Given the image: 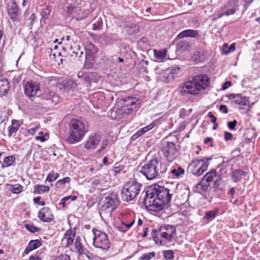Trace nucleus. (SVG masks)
Instances as JSON below:
<instances>
[{"mask_svg": "<svg viewBox=\"0 0 260 260\" xmlns=\"http://www.w3.org/2000/svg\"><path fill=\"white\" fill-rule=\"evenodd\" d=\"M211 159L205 157L192 160L187 167V172L197 177L201 176L207 170L209 165L208 160Z\"/></svg>", "mask_w": 260, "mask_h": 260, "instance_id": "obj_6", "label": "nucleus"}, {"mask_svg": "<svg viewBox=\"0 0 260 260\" xmlns=\"http://www.w3.org/2000/svg\"><path fill=\"white\" fill-rule=\"evenodd\" d=\"M199 31L193 29H185L180 32L177 38L182 39L185 37L197 38L199 36Z\"/></svg>", "mask_w": 260, "mask_h": 260, "instance_id": "obj_25", "label": "nucleus"}, {"mask_svg": "<svg viewBox=\"0 0 260 260\" xmlns=\"http://www.w3.org/2000/svg\"><path fill=\"white\" fill-rule=\"evenodd\" d=\"M217 172L215 169H212L207 172L203 177L201 182L196 186V191L200 193L205 192L210 186V184L216 177Z\"/></svg>", "mask_w": 260, "mask_h": 260, "instance_id": "obj_9", "label": "nucleus"}, {"mask_svg": "<svg viewBox=\"0 0 260 260\" xmlns=\"http://www.w3.org/2000/svg\"><path fill=\"white\" fill-rule=\"evenodd\" d=\"M105 195L103 201V205L101 207V211L111 215L119 206L120 204L119 199L117 194L115 192H111Z\"/></svg>", "mask_w": 260, "mask_h": 260, "instance_id": "obj_7", "label": "nucleus"}, {"mask_svg": "<svg viewBox=\"0 0 260 260\" xmlns=\"http://www.w3.org/2000/svg\"><path fill=\"white\" fill-rule=\"evenodd\" d=\"M235 50V44H232L229 48V50L228 51H225V54L229 53L230 52L234 51Z\"/></svg>", "mask_w": 260, "mask_h": 260, "instance_id": "obj_58", "label": "nucleus"}, {"mask_svg": "<svg viewBox=\"0 0 260 260\" xmlns=\"http://www.w3.org/2000/svg\"><path fill=\"white\" fill-rule=\"evenodd\" d=\"M219 110L225 114H226L228 112V109L226 106L223 105L220 106Z\"/></svg>", "mask_w": 260, "mask_h": 260, "instance_id": "obj_55", "label": "nucleus"}, {"mask_svg": "<svg viewBox=\"0 0 260 260\" xmlns=\"http://www.w3.org/2000/svg\"><path fill=\"white\" fill-rule=\"evenodd\" d=\"M153 54L155 58V61L157 62H162L166 60L167 55V50H154L153 51Z\"/></svg>", "mask_w": 260, "mask_h": 260, "instance_id": "obj_26", "label": "nucleus"}, {"mask_svg": "<svg viewBox=\"0 0 260 260\" xmlns=\"http://www.w3.org/2000/svg\"><path fill=\"white\" fill-rule=\"evenodd\" d=\"M217 212L214 210L207 211L204 217L205 219L213 220L216 216Z\"/></svg>", "mask_w": 260, "mask_h": 260, "instance_id": "obj_41", "label": "nucleus"}, {"mask_svg": "<svg viewBox=\"0 0 260 260\" xmlns=\"http://www.w3.org/2000/svg\"><path fill=\"white\" fill-rule=\"evenodd\" d=\"M167 171V166L162 164L159 158L153 157L141 168L140 173L145 176L147 180H150L161 178Z\"/></svg>", "mask_w": 260, "mask_h": 260, "instance_id": "obj_2", "label": "nucleus"}, {"mask_svg": "<svg viewBox=\"0 0 260 260\" xmlns=\"http://www.w3.org/2000/svg\"><path fill=\"white\" fill-rule=\"evenodd\" d=\"M36 19V15L35 13L32 14L29 17L28 20H30V24L31 25L33 24L34 20Z\"/></svg>", "mask_w": 260, "mask_h": 260, "instance_id": "obj_60", "label": "nucleus"}, {"mask_svg": "<svg viewBox=\"0 0 260 260\" xmlns=\"http://www.w3.org/2000/svg\"><path fill=\"white\" fill-rule=\"evenodd\" d=\"M77 85L76 81L73 79L68 80L66 84V88L67 89H71L75 88Z\"/></svg>", "mask_w": 260, "mask_h": 260, "instance_id": "obj_45", "label": "nucleus"}, {"mask_svg": "<svg viewBox=\"0 0 260 260\" xmlns=\"http://www.w3.org/2000/svg\"><path fill=\"white\" fill-rule=\"evenodd\" d=\"M237 123V121L236 120H234L233 121H230L228 122V126L230 129L234 130L235 128V126Z\"/></svg>", "mask_w": 260, "mask_h": 260, "instance_id": "obj_50", "label": "nucleus"}, {"mask_svg": "<svg viewBox=\"0 0 260 260\" xmlns=\"http://www.w3.org/2000/svg\"><path fill=\"white\" fill-rule=\"evenodd\" d=\"M138 102V99L133 96H127L123 99L121 103L122 112L126 114L131 113L139 104Z\"/></svg>", "mask_w": 260, "mask_h": 260, "instance_id": "obj_11", "label": "nucleus"}, {"mask_svg": "<svg viewBox=\"0 0 260 260\" xmlns=\"http://www.w3.org/2000/svg\"><path fill=\"white\" fill-rule=\"evenodd\" d=\"M9 189L13 193L18 194L20 193L23 190V186L19 184H16L14 185L9 184Z\"/></svg>", "mask_w": 260, "mask_h": 260, "instance_id": "obj_34", "label": "nucleus"}, {"mask_svg": "<svg viewBox=\"0 0 260 260\" xmlns=\"http://www.w3.org/2000/svg\"><path fill=\"white\" fill-rule=\"evenodd\" d=\"M220 9L222 13L219 15L218 18H221L224 15L230 16L236 12L235 6H233L231 1H228L220 8Z\"/></svg>", "mask_w": 260, "mask_h": 260, "instance_id": "obj_21", "label": "nucleus"}, {"mask_svg": "<svg viewBox=\"0 0 260 260\" xmlns=\"http://www.w3.org/2000/svg\"><path fill=\"white\" fill-rule=\"evenodd\" d=\"M194 82L191 80L188 81L183 83L179 87L180 93L182 95H186L187 94L198 95L201 90L198 87Z\"/></svg>", "mask_w": 260, "mask_h": 260, "instance_id": "obj_10", "label": "nucleus"}, {"mask_svg": "<svg viewBox=\"0 0 260 260\" xmlns=\"http://www.w3.org/2000/svg\"><path fill=\"white\" fill-rule=\"evenodd\" d=\"M20 126V123L18 120H12V124L9 127L8 136L10 137L14 133H16L18 131Z\"/></svg>", "mask_w": 260, "mask_h": 260, "instance_id": "obj_28", "label": "nucleus"}, {"mask_svg": "<svg viewBox=\"0 0 260 260\" xmlns=\"http://www.w3.org/2000/svg\"><path fill=\"white\" fill-rule=\"evenodd\" d=\"M73 47H71V49H73ZM83 54V51L81 49V48L79 47V46L76 45L74 47V50L72 51V53H71V55L72 56H77V55L79 56V57H81Z\"/></svg>", "mask_w": 260, "mask_h": 260, "instance_id": "obj_38", "label": "nucleus"}, {"mask_svg": "<svg viewBox=\"0 0 260 260\" xmlns=\"http://www.w3.org/2000/svg\"><path fill=\"white\" fill-rule=\"evenodd\" d=\"M28 260H41V258L37 255H30Z\"/></svg>", "mask_w": 260, "mask_h": 260, "instance_id": "obj_62", "label": "nucleus"}, {"mask_svg": "<svg viewBox=\"0 0 260 260\" xmlns=\"http://www.w3.org/2000/svg\"><path fill=\"white\" fill-rule=\"evenodd\" d=\"M7 12L11 19L13 22H19L21 11L15 1L8 5Z\"/></svg>", "mask_w": 260, "mask_h": 260, "instance_id": "obj_13", "label": "nucleus"}, {"mask_svg": "<svg viewBox=\"0 0 260 260\" xmlns=\"http://www.w3.org/2000/svg\"><path fill=\"white\" fill-rule=\"evenodd\" d=\"M24 93L29 98L37 96L40 91V84L34 81H28L25 85Z\"/></svg>", "mask_w": 260, "mask_h": 260, "instance_id": "obj_12", "label": "nucleus"}, {"mask_svg": "<svg viewBox=\"0 0 260 260\" xmlns=\"http://www.w3.org/2000/svg\"><path fill=\"white\" fill-rule=\"evenodd\" d=\"M77 198V197L76 196H69L64 197V200L68 201L69 200H71L72 201H74L76 200Z\"/></svg>", "mask_w": 260, "mask_h": 260, "instance_id": "obj_57", "label": "nucleus"}, {"mask_svg": "<svg viewBox=\"0 0 260 260\" xmlns=\"http://www.w3.org/2000/svg\"><path fill=\"white\" fill-rule=\"evenodd\" d=\"M70 134L67 142L71 144L79 142L85 134L84 122L77 119H72L70 123Z\"/></svg>", "mask_w": 260, "mask_h": 260, "instance_id": "obj_4", "label": "nucleus"}, {"mask_svg": "<svg viewBox=\"0 0 260 260\" xmlns=\"http://www.w3.org/2000/svg\"><path fill=\"white\" fill-rule=\"evenodd\" d=\"M170 73V78L173 81L175 78L180 73L181 69L178 67H172L168 69Z\"/></svg>", "mask_w": 260, "mask_h": 260, "instance_id": "obj_33", "label": "nucleus"}, {"mask_svg": "<svg viewBox=\"0 0 260 260\" xmlns=\"http://www.w3.org/2000/svg\"><path fill=\"white\" fill-rule=\"evenodd\" d=\"M118 229L123 233L126 232L127 231L122 223L121 224L118 226Z\"/></svg>", "mask_w": 260, "mask_h": 260, "instance_id": "obj_61", "label": "nucleus"}, {"mask_svg": "<svg viewBox=\"0 0 260 260\" xmlns=\"http://www.w3.org/2000/svg\"><path fill=\"white\" fill-rule=\"evenodd\" d=\"M109 144V141L108 140H105L103 141L101 143L100 149L98 150V152H100L104 150Z\"/></svg>", "mask_w": 260, "mask_h": 260, "instance_id": "obj_48", "label": "nucleus"}, {"mask_svg": "<svg viewBox=\"0 0 260 260\" xmlns=\"http://www.w3.org/2000/svg\"><path fill=\"white\" fill-rule=\"evenodd\" d=\"M93 234L94 237L93 239V245L95 248L102 250L104 252H106L111 245L107 235L97 230L93 231Z\"/></svg>", "mask_w": 260, "mask_h": 260, "instance_id": "obj_8", "label": "nucleus"}, {"mask_svg": "<svg viewBox=\"0 0 260 260\" xmlns=\"http://www.w3.org/2000/svg\"><path fill=\"white\" fill-rule=\"evenodd\" d=\"M91 74L90 72H79L77 74V77L83 82L89 83L91 81Z\"/></svg>", "mask_w": 260, "mask_h": 260, "instance_id": "obj_29", "label": "nucleus"}, {"mask_svg": "<svg viewBox=\"0 0 260 260\" xmlns=\"http://www.w3.org/2000/svg\"><path fill=\"white\" fill-rule=\"evenodd\" d=\"M10 85L8 80L3 77L0 78V97L6 95L9 92Z\"/></svg>", "mask_w": 260, "mask_h": 260, "instance_id": "obj_24", "label": "nucleus"}, {"mask_svg": "<svg viewBox=\"0 0 260 260\" xmlns=\"http://www.w3.org/2000/svg\"><path fill=\"white\" fill-rule=\"evenodd\" d=\"M155 253L153 251L147 253H143L140 257L141 260H150L155 256Z\"/></svg>", "mask_w": 260, "mask_h": 260, "instance_id": "obj_44", "label": "nucleus"}, {"mask_svg": "<svg viewBox=\"0 0 260 260\" xmlns=\"http://www.w3.org/2000/svg\"><path fill=\"white\" fill-rule=\"evenodd\" d=\"M21 80V77L20 76H15L14 78V82L15 83H18Z\"/></svg>", "mask_w": 260, "mask_h": 260, "instance_id": "obj_64", "label": "nucleus"}, {"mask_svg": "<svg viewBox=\"0 0 260 260\" xmlns=\"http://www.w3.org/2000/svg\"><path fill=\"white\" fill-rule=\"evenodd\" d=\"M121 223L123 224L125 228L128 230L135 223V219H132L129 222H124V221H122Z\"/></svg>", "mask_w": 260, "mask_h": 260, "instance_id": "obj_47", "label": "nucleus"}, {"mask_svg": "<svg viewBox=\"0 0 260 260\" xmlns=\"http://www.w3.org/2000/svg\"><path fill=\"white\" fill-rule=\"evenodd\" d=\"M42 244V241L41 240H31L29 242L27 247L25 248L24 253L28 254L30 251L40 247Z\"/></svg>", "mask_w": 260, "mask_h": 260, "instance_id": "obj_23", "label": "nucleus"}, {"mask_svg": "<svg viewBox=\"0 0 260 260\" xmlns=\"http://www.w3.org/2000/svg\"><path fill=\"white\" fill-rule=\"evenodd\" d=\"M39 129V127L36 126L35 127L31 128L30 129H27V133L28 134L33 135L35 134V132Z\"/></svg>", "mask_w": 260, "mask_h": 260, "instance_id": "obj_54", "label": "nucleus"}, {"mask_svg": "<svg viewBox=\"0 0 260 260\" xmlns=\"http://www.w3.org/2000/svg\"><path fill=\"white\" fill-rule=\"evenodd\" d=\"M76 229H72L70 227L64 234L63 237L61 239V243L66 248H70L73 244L75 240Z\"/></svg>", "mask_w": 260, "mask_h": 260, "instance_id": "obj_16", "label": "nucleus"}, {"mask_svg": "<svg viewBox=\"0 0 260 260\" xmlns=\"http://www.w3.org/2000/svg\"><path fill=\"white\" fill-rule=\"evenodd\" d=\"M39 96L43 100H51L52 103L54 104H56L59 102V95L47 88L44 89Z\"/></svg>", "mask_w": 260, "mask_h": 260, "instance_id": "obj_18", "label": "nucleus"}, {"mask_svg": "<svg viewBox=\"0 0 260 260\" xmlns=\"http://www.w3.org/2000/svg\"><path fill=\"white\" fill-rule=\"evenodd\" d=\"M142 135V132L139 130L136 134L132 136L131 139L133 141L135 140Z\"/></svg>", "mask_w": 260, "mask_h": 260, "instance_id": "obj_52", "label": "nucleus"}, {"mask_svg": "<svg viewBox=\"0 0 260 260\" xmlns=\"http://www.w3.org/2000/svg\"><path fill=\"white\" fill-rule=\"evenodd\" d=\"M170 73L168 69H166L164 71H162L160 73V78L162 81L166 83H169L172 81L171 78H170Z\"/></svg>", "mask_w": 260, "mask_h": 260, "instance_id": "obj_35", "label": "nucleus"}, {"mask_svg": "<svg viewBox=\"0 0 260 260\" xmlns=\"http://www.w3.org/2000/svg\"><path fill=\"white\" fill-rule=\"evenodd\" d=\"M232 85V83L230 81H226L224 83L222 86V88L223 90H225L229 88Z\"/></svg>", "mask_w": 260, "mask_h": 260, "instance_id": "obj_53", "label": "nucleus"}, {"mask_svg": "<svg viewBox=\"0 0 260 260\" xmlns=\"http://www.w3.org/2000/svg\"><path fill=\"white\" fill-rule=\"evenodd\" d=\"M81 238L78 236L75 238V241L74 242V249L76 253L78 256H81L83 254H86V252H88L86 248L82 244Z\"/></svg>", "mask_w": 260, "mask_h": 260, "instance_id": "obj_22", "label": "nucleus"}, {"mask_svg": "<svg viewBox=\"0 0 260 260\" xmlns=\"http://www.w3.org/2000/svg\"><path fill=\"white\" fill-rule=\"evenodd\" d=\"M162 151L167 159L170 161H172L177 151L175 144L172 142L164 143L162 147Z\"/></svg>", "mask_w": 260, "mask_h": 260, "instance_id": "obj_14", "label": "nucleus"}, {"mask_svg": "<svg viewBox=\"0 0 260 260\" xmlns=\"http://www.w3.org/2000/svg\"><path fill=\"white\" fill-rule=\"evenodd\" d=\"M24 227L27 231L32 233L39 232L41 230L40 228L37 227L32 224H25Z\"/></svg>", "mask_w": 260, "mask_h": 260, "instance_id": "obj_39", "label": "nucleus"}, {"mask_svg": "<svg viewBox=\"0 0 260 260\" xmlns=\"http://www.w3.org/2000/svg\"><path fill=\"white\" fill-rule=\"evenodd\" d=\"M152 237L155 243L159 245H165L171 242L176 235L174 226L165 224L158 229H153L151 231Z\"/></svg>", "mask_w": 260, "mask_h": 260, "instance_id": "obj_3", "label": "nucleus"}, {"mask_svg": "<svg viewBox=\"0 0 260 260\" xmlns=\"http://www.w3.org/2000/svg\"><path fill=\"white\" fill-rule=\"evenodd\" d=\"M244 2V7H246V9L247 7L249 6L253 2V0H243Z\"/></svg>", "mask_w": 260, "mask_h": 260, "instance_id": "obj_59", "label": "nucleus"}, {"mask_svg": "<svg viewBox=\"0 0 260 260\" xmlns=\"http://www.w3.org/2000/svg\"><path fill=\"white\" fill-rule=\"evenodd\" d=\"M59 176V174L55 172L54 171H51L47 175L45 181H48L49 182H53L56 180Z\"/></svg>", "mask_w": 260, "mask_h": 260, "instance_id": "obj_37", "label": "nucleus"}, {"mask_svg": "<svg viewBox=\"0 0 260 260\" xmlns=\"http://www.w3.org/2000/svg\"><path fill=\"white\" fill-rule=\"evenodd\" d=\"M103 25V22L101 20H98L93 24L92 29L94 30H99L101 29V26Z\"/></svg>", "mask_w": 260, "mask_h": 260, "instance_id": "obj_46", "label": "nucleus"}, {"mask_svg": "<svg viewBox=\"0 0 260 260\" xmlns=\"http://www.w3.org/2000/svg\"><path fill=\"white\" fill-rule=\"evenodd\" d=\"M15 159L16 158L14 155H10L6 157L4 159V163L2 165V168H5L12 166L14 163Z\"/></svg>", "mask_w": 260, "mask_h": 260, "instance_id": "obj_31", "label": "nucleus"}, {"mask_svg": "<svg viewBox=\"0 0 260 260\" xmlns=\"http://www.w3.org/2000/svg\"><path fill=\"white\" fill-rule=\"evenodd\" d=\"M226 96L236 104L242 106H249V100L246 96H242L241 94L231 93Z\"/></svg>", "mask_w": 260, "mask_h": 260, "instance_id": "obj_17", "label": "nucleus"}, {"mask_svg": "<svg viewBox=\"0 0 260 260\" xmlns=\"http://www.w3.org/2000/svg\"><path fill=\"white\" fill-rule=\"evenodd\" d=\"M155 125V123L152 122L151 124H149L148 125H147L145 127L147 128L146 129L147 130V131H149L151 130L153 127H154Z\"/></svg>", "mask_w": 260, "mask_h": 260, "instance_id": "obj_63", "label": "nucleus"}, {"mask_svg": "<svg viewBox=\"0 0 260 260\" xmlns=\"http://www.w3.org/2000/svg\"><path fill=\"white\" fill-rule=\"evenodd\" d=\"M172 195L169 189L154 184L145 190L143 203L150 210H161L169 206Z\"/></svg>", "mask_w": 260, "mask_h": 260, "instance_id": "obj_1", "label": "nucleus"}, {"mask_svg": "<svg viewBox=\"0 0 260 260\" xmlns=\"http://www.w3.org/2000/svg\"><path fill=\"white\" fill-rule=\"evenodd\" d=\"M46 51H47L48 53H50V57L51 58H53V59H54V60L56 62L58 61L57 56L58 57H59L61 56V53L60 52L55 51L53 53L52 52L53 50H52V48H47Z\"/></svg>", "mask_w": 260, "mask_h": 260, "instance_id": "obj_40", "label": "nucleus"}, {"mask_svg": "<svg viewBox=\"0 0 260 260\" xmlns=\"http://www.w3.org/2000/svg\"><path fill=\"white\" fill-rule=\"evenodd\" d=\"M192 80L201 91L206 89L209 86L210 82L209 77L205 74L194 76Z\"/></svg>", "mask_w": 260, "mask_h": 260, "instance_id": "obj_15", "label": "nucleus"}, {"mask_svg": "<svg viewBox=\"0 0 260 260\" xmlns=\"http://www.w3.org/2000/svg\"><path fill=\"white\" fill-rule=\"evenodd\" d=\"M142 185L136 179H131L124 185L121 191V198L124 201H133L139 194Z\"/></svg>", "mask_w": 260, "mask_h": 260, "instance_id": "obj_5", "label": "nucleus"}, {"mask_svg": "<svg viewBox=\"0 0 260 260\" xmlns=\"http://www.w3.org/2000/svg\"><path fill=\"white\" fill-rule=\"evenodd\" d=\"M171 173L172 174L173 178H179L181 175H183L185 173V170L182 169L181 167H177L176 168H174L172 169L171 171Z\"/></svg>", "mask_w": 260, "mask_h": 260, "instance_id": "obj_32", "label": "nucleus"}, {"mask_svg": "<svg viewBox=\"0 0 260 260\" xmlns=\"http://www.w3.org/2000/svg\"><path fill=\"white\" fill-rule=\"evenodd\" d=\"M246 175V172L241 169H236L233 171L232 178L235 183L239 182L243 176Z\"/></svg>", "mask_w": 260, "mask_h": 260, "instance_id": "obj_27", "label": "nucleus"}, {"mask_svg": "<svg viewBox=\"0 0 260 260\" xmlns=\"http://www.w3.org/2000/svg\"><path fill=\"white\" fill-rule=\"evenodd\" d=\"M38 217L43 222H49L52 221L54 217L51 211L48 207H44L38 213Z\"/></svg>", "mask_w": 260, "mask_h": 260, "instance_id": "obj_19", "label": "nucleus"}, {"mask_svg": "<svg viewBox=\"0 0 260 260\" xmlns=\"http://www.w3.org/2000/svg\"><path fill=\"white\" fill-rule=\"evenodd\" d=\"M126 170L127 168L125 166L121 165L119 163L116 164L113 169L115 174L120 173L121 172L124 173L126 171Z\"/></svg>", "mask_w": 260, "mask_h": 260, "instance_id": "obj_36", "label": "nucleus"}, {"mask_svg": "<svg viewBox=\"0 0 260 260\" xmlns=\"http://www.w3.org/2000/svg\"><path fill=\"white\" fill-rule=\"evenodd\" d=\"M224 139L226 141H230L233 139V135L228 132H225L224 134Z\"/></svg>", "mask_w": 260, "mask_h": 260, "instance_id": "obj_51", "label": "nucleus"}, {"mask_svg": "<svg viewBox=\"0 0 260 260\" xmlns=\"http://www.w3.org/2000/svg\"><path fill=\"white\" fill-rule=\"evenodd\" d=\"M208 117L211 118V122L212 123H215V121H216L217 118L215 116H214L212 113L210 112L208 114Z\"/></svg>", "mask_w": 260, "mask_h": 260, "instance_id": "obj_56", "label": "nucleus"}, {"mask_svg": "<svg viewBox=\"0 0 260 260\" xmlns=\"http://www.w3.org/2000/svg\"><path fill=\"white\" fill-rule=\"evenodd\" d=\"M55 260H71V258L69 255L63 254L57 256Z\"/></svg>", "mask_w": 260, "mask_h": 260, "instance_id": "obj_49", "label": "nucleus"}, {"mask_svg": "<svg viewBox=\"0 0 260 260\" xmlns=\"http://www.w3.org/2000/svg\"><path fill=\"white\" fill-rule=\"evenodd\" d=\"M50 190V187L47 185L37 184L34 187L35 193L42 194Z\"/></svg>", "mask_w": 260, "mask_h": 260, "instance_id": "obj_30", "label": "nucleus"}, {"mask_svg": "<svg viewBox=\"0 0 260 260\" xmlns=\"http://www.w3.org/2000/svg\"><path fill=\"white\" fill-rule=\"evenodd\" d=\"M101 140L100 134L95 133L91 135L87 142H86L84 147L87 149H94L99 144Z\"/></svg>", "mask_w": 260, "mask_h": 260, "instance_id": "obj_20", "label": "nucleus"}, {"mask_svg": "<svg viewBox=\"0 0 260 260\" xmlns=\"http://www.w3.org/2000/svg\"><path fill=\"white\" fill-rule=\"evenodd\" d=\"M70 181H71V178L69 177H66L63 178L62 179H60V180H58L55 183V185L57 188H59L61 187V185L64 184L65 183H69L70 182Z\"/></svg>", "mask_w": 260, "mask_h": 260, "instance_id": "obj_43", "label": "nucleus"}, {"mask_svg": "<svg viewBox=\"0 0 260 260\" xmlns=\"http://www.w3.org/2000/svg\"><path fill=\"white\" fill-rule=\"evenodd\" d=\"M162 252L166 260H171L174 257V253L172 250H163Z\"/></svg>", "mask_w": 260, "mask_h": 260, "instance_id": "obj_42", "label": "nucleus"}]
</instances>
